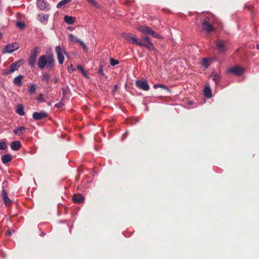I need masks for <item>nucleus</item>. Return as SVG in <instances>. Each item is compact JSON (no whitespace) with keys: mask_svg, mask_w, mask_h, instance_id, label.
Wrapping results in <instances>:
<instances>
[{"mask_svg":"<svg viewBox=\"0 0 259 259\" xmlns=\"http://www.w3.org/2000/svg\"><path fill=\"white\" fill-rule=\"evenodd\" d=\"M38 67L42 70L46 68L49 70H52L55 64V60L52 54L49 55H41L37 63Z\"/></svg>","mask_w":259,"mask_h":259,"instance_id":"nucleus-1","label":"nucleus"},{"mask_svg":"<svg viewBox=\"0 0 259 259\" xmlns=\"http://www.w3.org/2000/svg\"><path fill=\"white\" fill-rule=\"evenodd\" d=\"M217 23V19L213 15L206 17L202 23V26L206 33H209L214 30V27Z\"/></svg>","mask_w":259,"mask_h":259,"instance_id":"nucleus-2","label":"nucleus"},{"mask_svg":"<svg viewBox=\"0 0 259 259\" xmlns=\"http://www.w3.org/2000/svg\"><path fill=\"white\" fill-rule=\"evenodd\" d=\"M122 36L126 39L128 42L136 44L138 46L142 45V42L140 39H138L137 37L130 33H122Z\"/></svg>","mask_w":259,"mask_h":259,"instance_id":"nucleus-3","label":"nucleus"},{"mask_svg":"<svg viewBox=\"0 0 259 259\" xmlns=\"http://www.w3.org/2000/svg\"><path fill=\"white\" fill-rule=\"evenodd\" d=\"M55 52L59 63L62 64L64 61V55H66V52L60 46H57L55 47Z\"/></svg>","mask_w":259,"mask_h":259,"instance_id":"nucleus-4","label":"nucleus"},{"mask_svg":"<svg viewBox=\"0 0 259 259\" xmlns=\"http://www.w3.org/2000/svg\"><path fill=\"white\" fill-rule=\"evenodd\" d=\"M135 84L137 87L143 91H147L150 89L149 85L147 81L144 78L136 80Z\"/></svg>","mask_w":259,"mask_h":259,"instance_id":"nucleus-5","label":"nucleus"},{"mask_svg":"<svg viewBox=\"0 0 259 259\" xmlns=\"http://www.w3.org/2000/svg\"><path fill=\"white\" fill-rule=\"evenodd\" d=\"M19 48V44L17 42H14L8 44L5 47V52L8 53H11L17 50Z\"/></svg>","mask_w":259,"mask_h":259,"instance_id":"nucleus-6","label":"nucleus"},{"mask_svg":"<svg viewBox=\"0 0 259 259\" xmlns=\"http://www.w3.org/2000/svg\"><path fill=\"white\" fill-rule=\"evenodd\" d=\"M215 46L220 54H224L226 51L225 41L223 40H218L215 42Z\"/></svg>","mask_w":259,"mask_h":259,"instance_id":"nucleus-7","label":"nucleus"},{"mask_svg":"<svg viewBox=\"0 0 259 259\" xmlns=\"http://www.w3.org/2000/svg\"><path fill=\"white\" fill-rule=\"evenodd\" d=\"M48 114L45 111L35 112L32 114V117L34 120H40L47 117Z\"/></svg>","mask_w":259,"mask_h":259,"instance_id":"nucleus-8","label":"nucleus"},{"mask_svg":"<svg viewBox=\"0 0 259 259\" xmlns=\"http://www.w3.org/2000/svg\"><path fill=\"white\" fill-rule=\"evenodd\" d=\"M228 72L233 73L237 76H239L243 73V70L238 66H235L233 68L229 69L228 70Z\"/></svg>","mask_w":259,"mask_h":259,"instance_id":"nucleus-9","label":"nucleus"},{"mask_svg":"<svg viewBox=\"0 0 259 259\" xmlns=\"http://www.w3.org/2000/svg\"><path fill=\"white\" fill-rule=\"evenodd\" d=\"M39 22L43 25H46L48 23L49 15L44 14L43 13L39 14L37 16Z\"/></svg>","mask_w":259,"mask_h":259,"instance_id":"nucleus-10","label":"nucleus"},{"mask_svg":"<svg viewBox=\"0 0 259 259\" xmlns=\"http://www.w3.org/2000/svg\"><path fill=\"white\" fill-rule=\"evenodd\" d=\"M36 5L40 10H45L48 6V4L45 0H37Z\"/></svg>","mask_w":259,"mask_h":259,"instance_id":"nucleus-11","label":"nucleus"},{"mask_svg":"<svg viewBox=\"0 0 259 259\" xmlns=\"http://www.w3.org/2000/svg\"><path fill=\"white\" fill-rule=\"evenodd\" d=\"M2 198L6 206H8V205H10V204L11 203V201L8 197L7 193L4 189H3V190H2Z\"/></svg>","mask_w":259,"mask_h":259,"instance_id":"nucleus-12","label":"nucleus"},{"mask_svg":"<svg viewBox=\"0 0 259 259\" xmlns=\"http://www.w3.org/2000/svg\"><path fill=\"white\" fill-rule=\"evenodd\" d=\"M138 30L139 32L144 34H150L152 31V29L150 28L145 26H140L138 27Z\"/></svg>","mask_w":259,"mask_h":259,"instance_id":"nucleus-13","label":"nucleus"},{"mask_svg":"<svg viewBox=\"0 0 259 259\" xmlns=\"http://www.w3.org/2000/svg\"><path fill=\"white\" fill-rule=\"evenodd\" d=\"M22 60H20V61L15 62L10 65L9 70L12 73L18 69L20 65L19 63Z\"/></svg>","mask_w":259,"mask_h":259,"instance_id":"nucleus-14","label":"nucleus"},{"mask_svg":"<svg viewBox=\"0 0 259 259\" xmlns=\"http://www.w3.org/2000/svg\"><path fill=\"white\" fill-rule=\"evenodd\" d=\"M24 76L22 75H19L16 77L13 81V83L17 87H20L22 85V79L23 78Z\"/></svg>","mask_w":259,"mask_h":259,"instance_id":"nucleus-15","label":"nucleus"},{"mask_svg":"<svg viewBox=\"0 0 259 259\" xmlns=\"http://www.w3.org/2000/svg\"><path fill=\"white\" fill-rule=\"evenodd\" d=\"M84 197L81 194H74L73 196V200L75 203H80L84 201Z\"/></svg>","mask_w":259,"mask_h":259,"instance_id":"nucleus-16","label":"nucleus"},{"mask_svg":"<svg viewBox=\"0 0 259 259\" xmlns=\"http://www.w3.org/2000/svg\"><path fill=\"white\" fill-rule=\"evenodd\" d=\"M21 146L20 142L18 141H13L11 144V148L14 151H18Z\"/></svg>","mask_w":259,"mask_h":259,"instance_id":"nucleus-17","label":"nucleus"},{"mask_svg":"<svg viewBox=\"0 0 259 259\" xmlns=\"http://www.w3.org/2000/svg\"><path fill=\"white\" fill-rule=\"evenodd\" d=\"M2 161L4 164L8 163L12 160V157L10 154H5L2 156Z\"/></svg>","mask_w":259,"mask_h":259,"instance_id":"nucleus-18","label":"nucleus"},{"mask_svg":"<svg viewBox=\"0 0 259 259\" xmlns=\"http://www.w3.org/2000/svg\"><path fill=\"white\" fill-rule=\"evenodd\" d=\"M64 20L67 24L72 25L74 22V18L72 16L65 15L64 17Z\"/></svg>","mask_w":259,"mask_h":259,"instance_id":"nucleus-19","label":"nucleus"},{"mask_svg":"<svg viewBox=\"0 0 259 259\" xmlns=\"http://www.w3.org/2000/svg\"><path fill=\"white\" fill-rule=\"evenodd\" d=\"M211 62V59L210 58H203L202 60L201 64L205 68H208Z\"/></svg>","mask_w":259,"mask_h":259,"instance_id":"nucleus-20","label":"nucleus"},{"mask_svg":"<svg viewBox=\"0 0 259 259\" xmlns=\"http://www.w3.org/2000/svg\"><path fill=\"white\" fill-rule=\"evenodd\" d=\"M36 58H37L35 57H32V56H29L28 64H29V66L31 68H34L35 66Z\"/></svg>","mask_w":259,"mask_h":259,"instance_id":"nucleus-21","label":"nucleus"},{"mask_svg":"<svg viewBox=\"0 0 259 259\" xmlns=\"http://www.w3.org/2000/svg\"><path fill=\"white\" fill-rule=\"evenodd\" d=\"M204 96L207 98H210L211 96V90L209 86L205 87L204 89Z\"/></svg>","mask_w":259,"mask_h":259,"instance_id":"nucleus-22","label":"nucleus"},{"mask_svg":"<svg viewBox=\"0 0 259 259\" xmlns=\"http://www.w3.org/2000/svg\"><path fill=\"white\" fill-rule=\"evenodd\" d=\"M16 112L19 114V115L23 116L24 115V110L23 106L22 104H19L17 106V109L16 110Z\"/></svg>","mask_w":259,"mask_h":259,"instance_id":"nucleus-23","label":"nucleus"},{"mask_svg":"<svg viewBox=\"0 0 259 259\" xmlns=\"http://www.w3.org/2000/svg\"><path fill=\"white\" fill-rule=\"evenodd\" d=\"M26 130V128L23 126H19L15 128L13 132L15 135H21L24 131Z\"/></svg>","mask_w":259,"mask_h":259,"instance_id":"nucleus-24","label":"nucleus"},{"mask_svg":"<svg viewBox=\"0 0 259 259\" xmlns=\"http://www.w3.org/2000/svg\"><path fill=\"white\" fill-rule=\"evenodd\" d=\"M51 78V75L47 72L42 73V80H44L47 84H48Z\"/></svg>","mask_w":259,"mask_h":259,"instance_id":"nucleus-25","label":"nucleus"},{"mask_svg":"<svg viewBox=\"0 0 259 259\" xmlns=\"http://www.w3.org/2000/svg\"><path fill=\"white\" fill-rule=\"evenodd\" d=\"M140 46H142L147 48L149 49L150 51H153L155 50V47L154 46V45L151 42L147 44H143L142 42V45H140Z\"/></svg>","mask_w":259,"mask_h":259,"instance_id":"nucleus-26","label":"nucleus"},{"mask_svg":"<svg viewBox=\"0 0 259 259\" xmlns=\"http://www.w3.org/2000/svg\"><path fill=\"white\" fill-rule=\"evenodd\" d=\"M68 37L69 40L73 42H78L80 40L79 38H77L74 35L71 33L68 34Z\"/></svg>","mask_w":259,"mask_h":259,"instance_id":"nucleus-27","label":"nucleus"},{"mask_svg":"<svg viewBox=\"0 0 259 259\" xmlns=\"http://www.w3.org/2000/svg\"><path fill=\"white\" fill-rule=\"evenodd\" d=\"M36 90V88L35 84H31L28 87V91L30 94H32L35 92Z\"/></svg>","mask_w":259,"mask_h":259,"instance_id":"nucleus-28","label":"nucleus"},{"mask_svg":"<svg viewBox=\"0 0 259 259\" xmlns=\"http://www.w3.org/2000/svg\"><path fill=\"white\" fill-rule=\"evenodd\" d=\"M72 0H62L57 5V8H61L63 6L70 3Z\"/></svg>","mask_w":259,"mask_h":259,"instance_id":"nucleus-29","label":"nucleus"},{"mask_svg":"<svg viewBox=\"0 0 259 259\" xmlns=\"http://www.w3.org/2000/svg\"><path fill=\"white\" fill-rule=\"evenodd\" d=\"M153 87L155 89H157L159 88H161L167 91L168 92H170V90L168 87L164 86L162 84H155L154 85Z\"/></svg>","mask_w":259,"mask_h":259,"instance_id":"nucleus-30","label":"nucleus"},{"mask_svg":"<svg viewBox=\"0 0 259 259\" xmlns=\"http://www.w3.org/2000/svg\"><path fill=\"white\" fill-rule=\"evenodd\" d=\"M211 76H213V80L214 81V82L216 84L218 83L221 80L220 76L217 73L212 74Z\"/></svg>","mask_w":259,"mask_h":259,"instance_id":"nucleus-31","label":"nucleus"},{"mask_svg":"<svg viewBox=\"0 0 259 259\" xmlns=\"http://www.w3.org/2000/svg\"><path fill=\"white\" fill-rule=\"evenodd\" d=\"M110 63L111 66H114L116 65H118L119 63V62L117 60H115L112 58L110 59Z\"/></svg>","mask_w":259,"mask_h":259,"instance_id":"nucleus-32","label":"nucleus"},{"mask_svg":"<svg viewBox=\"0 0 259 259\" xmlns=\"http://www.w3.org/2000/svg\"><path fill=\"white\" fill-rule=\"evenodd\" d=\"M91 5L97 8H100L99 5L95 0H87Z\"/></svg>","mask_w":259,"mask_h":259,"instance_id":"nucleus-33","label":"nucleus"},{"mask_svg":"<svg viewBox=\"0 0 259 259\" xmlns=\"http://www.w3.org/2000/svg\"><path fill=\"white\" fill-rule=\"evenodd\" d=\"M37 48H35L33 49V50L31 51L30 54V56L35 57L37 58Z\"/></svg>","mask_w":259,"mask_h":259,"instance_id":"nucleus-34","label":"nucleus"},{"mask_svg":"<svg viewBox=\"0 0 259 259\" xmlns=\"http://www.w3.org/2000/svg\"><path fill=\"white\" fill-rule=\"evenodd\" d=\"M78 43H79L82 46L83 50L85 52H87L88 51V48L87 47L86 45H85V44L84 43V42L83 41H82L80 39Z\"/></svg>","mask_w":259,"mask_h":259,"instance_id":"nucleus-35","label":"nucleus"},{"mask_svg":"<svg viewBox=\"0 0 259 259\" xmlns=\"http://www.w3.org/2000/svg\"><path fill=\"white\" fill-rule=\"evenodd\" d=\"M77 68L78 70H80L82 74L84 76L87 77V74L84 72L83 68H82V67L81 65H78L77 66Z\"/></svg>","mask_w":259,"mask_h":259,"instance_id":"nucleus-36","label":"nucleus"},{"mask_svg":"<svg viewBox=\"0 0 259 259\" xmlns=\"http://www.w3.org/2000/svg\"><path fill=\"white\" fill-rule=\"evenodd\" d=\"M7 146L6 142L0 141V149L5 150L7 148Z\"/></svg>","mask_w":259,"mask_h":259,"instance_id":"nucleus-37","label":"nucleus"},{"mask_svg":"<svg viewBox=\"0 0 259 259\" xmlns=\"http://www.w3.org/2000/svg\"><path fill=\"white\" fill-rule=\"evenodd\" d=\"M151 35H152L153 37H155V38H162V37L159 34H157L156 33H155L153 30H152L150 34Z\"/></svg>","mask_w":259,"mask_h":259,"instance_id":"nucleus-38","label":"nucleus"},{"mask_svg":"<svg viewBox=\"0 0 259 259\" xmlns=\"http://www.w3.org/2000/svg\"><path fill=\"white\" fill-rule=\"evenodd\" d=\"M98 72V73L101 74L102 76L106 77V75L105 74V73L103 72V69L102 66L101 65H100V68L99 69Z\"/></svg>","mask_w":259,"mask_h":259,"instance_id":"nucleus-39","label":"nucleus"},{"mask_svg":"<svg viewBox=\"0 0 259 259\" xmlns=\"http://www.w3.org/2000/svg\"><path fill=\"white\" fill-rule=\"evenodd\" d=\"M16 26L21 29H23L25 27V24L24 23L19 21L16 23Z\"/></svg>","mask_w":259,"mask_h":259,"instance_id":"nucleus-40","label":"nucleus"},{"mask_svg":"<svg viewBox=\"0 0 259 259\" xmlns=\"http://www.w3.org/2000/svg\"><path fill=\"white\" fill-rule=\"evenodd\" d=\"M63 95L64 96L66 95L67 92L69 91V88L68 87L62 88Z\"/></svg>","mask_w":259,"mask_h":259,"instance_id":"nucleus-41","label":"nucleus"},{"mask_svg":"<svg viewBox=\"0 0 259 259\" xmlns=\"http://www.w3.org/2000/svg\"><path fill=\"white\" fill-rule=\"evenodd\" d=\"M12 73L10 71V70L9 69H4L3 70V73L2 74L4 75H9L10 74H11Z\"/></svg>","mask_w":259,"mask_h":259,"instance_id":"nucleus-42","label":"nucleus"},{"mask_svg":"<svg viewBox=\"0 0 259 259\" xmlns=\"http://www.w3.org/2000/svg\"><path fill=\"white\" fill-rule=\"evenodd\" d=\"M143 39H144V40H145V41L147 42V44L149 43V42H151V41H150V39H149V37L147 36H143L142 37Z\"/></svg>","mask_w":259,"mask_h":259,"instance_id":"nucleus-43","label":"nucleus"},{"mask_svg":"<svg viewBox=\"0 0 259 259\" xmlns=\"http://www.w3.org/2000/svg\"><path fill=\"white\" fill-rule=\"evenodd\" d=\"M63 105H64V104L61 102L59 103L56 104L55 107L58 108H61Z\"/></svg>","mask_w":259,"mask_h":259,"instance_id":"nucleus-44","label":"nucleus"},{"mask_svg":"<svg viewBox=\"0 0 259 259\" xmlns=\"http://www.w3.org/2000/svg\"><path fill=\"white\" fill-rule=\"evenodd\" d=\"M75 70L74 68L72 65L68 67V70L69 72H72Z\"/></svg>","mask_w":259,"mask_h":259,"instance_id":"nucleus-45","label":"nucleus"},{"mask_svg":"<svg viewBox=\"0 0 259 259\" xmlns=\"http://www.w3.org/2000/svg\"><path fill=\"white\" fill-rule=\"evenodd\" d=\"M6 235H7V236H11L12 235V231H10V230H8L6 232Z\"/></svg>","mask_w":259,"mask_h":259,"instance_id":"nucleus-46","label":"nucleus"},{"mask_svg":"<svg viewBox=\"0 0 259 259\" xmlns=\"http://www.w3.org/2000/svg\"><path fill=\"white\" fill-rule=\"evenodd\" d=\"M68 29L70 31H72L73 30V27H68Z\"/></svg>","mask_w":259,"mask_h":259,"instance_id":"nucleus-47","label":"nucleus"},{"mask_svg":"<svg viewBox=\"0 0 259 259\" xmlns=\"http://www.w3.org/2000/svg\"><path fill=\"white\" fill-rule=\"evenodd\" d=\"M117 85H114V90L116 91V89H117Z\"/></svg>","mask_w":259,"mask_h":259,"instance_id":"nucleus-48","label":"nucleus"},{"mask_svg":"<svg viewBox=\"0 0 259 259\" xmlns=\"http://www.w3.org/2000/svg\"><path fill=\"white\" fill-rule=\"evenodd\" d=\"M127 133L126 132L123 135V136H125V137L127 136Z\"/></svg>","mask_w":259,"mask_h":259,"instance_id":"nucleus-49","label":"nucleus"},{"mask_svg":"<svg viewBox=\"0 0 259 259\" xmlns=\"http://www.w3.org/2000/svg\"><path fill=\"white\" fill-rule=\"evenodd\" d=\"M257 49L259 50V44L257 45L256 46Z\"/></svg>","mask_w":259,"mask_h":259,"instance_id":"nucleus-50","label":"nucleus"},{"mask_svg":"<svg viewBox=\"0 0 259 259\" xmlns=\"http://www.w3.org/2000/svg\"><path fill=\"white\" fill-rule=\"evenodd\" d=\"M58 81V79H55V82H57Z\"/></svg>","mask_w":259,"mask_h":259,"instance_id":"nucleus-51","label":"nucleus"},{"mask_svg":"<svg viewBox=\"0 0 259 259\" xmlns=\"http://www.w3.org/2000/svg\"><path fill=\"white\" fill-rule=\"evenodd\" d=\"M39 101L40 102H41V101H42V99H39Z\"/></svg>","mask_w":259,"mask_h":259,"instance_id":"nucleus-52","label":"nucleus"}]
</instances>
